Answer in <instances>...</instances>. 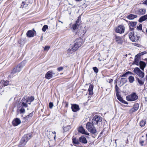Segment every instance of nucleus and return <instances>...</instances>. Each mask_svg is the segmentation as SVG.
I'll return each instance as SVG.
<instances>
[{"mask_svg": "<svg viewBox=\"0 0 147 147\" xmlns=\"http://www.w3.org/2000/svg\"><path fill=\"white\" fill-rule=\"evenodd\" d=\"M89 92V94L90 95H92L93 94L92 91H88Z\"/></svg>", "mask_w": 147, "mask_h": 147, "instance_id": "603ef678", "label": "nucleus"}, {"mask_svg": "<svg viewBox=\"0 0 147 147\" xmlns=\"http://www.w3.org/2000/svg\"><path fill=\"white\" fill-rule=\"evenodd\" d=\"M128 74H132V73L131 72H130L129 71H128L126 73H125L123 74V75H122L121 76V77H127V75Z\"/></svg>", "mask_w": 147, "mask_h": 147, "instance_id": "72a5a7b5", "label": "nucleus"}, {"mask_svg": "<svg viewBox=\"0 0 147 147\" xmlns=\"http://www.w3.org/2000/svg\"><path fill=\"white\" fill-rule=\"evenodd\" d=\"M134 72L140 77L143 78L144 76V73L142 72L138 67L135 68L134 70Z\"/></svg>", "mask_w": 147, "mask_h": 147, "instance_id": "0eeeda50", "label": "nucleus"}, {"mask_svg": "<svg viewBox=\"0 0 147 147\" xmlns=\"http://www.w3.org/2000/svg\"><path fill=\"white\" fill-rule=\"evenodd\" d=\"M146 51H144V52H142L140 54L141 55H144L145 53H146Z\"/></svg>", "mask_w": 147, "mask_h": 147, "instance_id": "4d7b16f0", "label": "nucleus"}, {"mask_svg": "<svg viewBox=\"0 0 147 147\" xmlns=\"http://www.w3.org/2000/svg\"><path fill=\"white\" fill-rule=\"evenodd\" d=\"M144 140H140V144L142 146H143L144 145Z\"/></svg>", "mask_w": 147, "mask_h": 147, "instance_id": "a18cd8bd", "label": "nucleus"}, {"mask_svg": "<svg viewBox=\"0 0 147 147\" xmlns=\"http://www.w3.org/2000/svg\"><path fill=\"white\" fill-rule=\"evenodd\" d=\"M72 142L73 144L75 145H78L80 144L79 140L77 139L76 138H72Z\"/></svg>", "mask_w": 147, "mask_h": 147, "instance_id": "393cba45", "label": "nucleus"}, {"mask_svg": "<svg viewBox=\"0 0 147 147\" xmlns=\"http://www.w3.org/2000/svg\"><path fill=\"white\" fill-rule=\"evenodd\" d=\"M145 12V9H138L137 12V13L140 15H142L144 14Z\"/></svg>", "mask_w": 147, "mask_h": 147, "instance_id": "aec40b11", "label": "nucleus"}, {"mask_svg": "<svg viewBox=\"0 0 147 147\" xmlns=\"http://www.w3.org/2000/svg\"><path fill=\"white\" fill-rule=\"evenodd\" d=\"M102 121V118L101 117L97 115L94 116L92 120V123L94 125H97L100 123Z\"/></svg>", "mask_w": 147, "mask_h": 147, "instance_id": "39448f33", "label": "nucleus"}, {"mask_svg": "<svg viewBox=\"0 0 147 147\" xmlns=\"http://www.w3.org/2000/svg\"><path fill=\"white\" fill-rule=\"evenodd\" d=\"M25 62L24 61H23L18 64L17 67H15L13 69L11 74H15L17 72H19L20 71L23 67L25 65Z\"/></svg>", "mask_w": 147, "mask_h": 147, "instance_id": "20e7f679", "label": "nucleus"}, {"mask_svg": "<svg viewBox=\"0 0 147 147\" xmlns=\"http://www.w3.org/2000/svg\"><path fill=\"white\" fill-rule=\"evenodd\" d=\"M115 39L118 44H122L123 42L122 37L116 36H115Z\"/></svg>", "mask_w": 147, "mask_h": 147, "instance_id": "dca6fc26", "label": "nucleus"}, {"mask_svg": "<svg viewBox=\"0 0 147 147\" xmlns=\"http://www.w3.org/2000/svg\"><path fill=\"white\" fill-rule=\"evenodd\" d=\"M43 39V36H42L41 38V40H42Z\"/></svg>", "mask_w": 147, "mask_h": 147, "instance_id": "052dcab7", "label": "nucleus"}, {"mask_svg": "<svg viewBox=\"0 0 147 147\" xmlns=\"http://www.w3.org/2000/svg\"><path fill=\"white\" fill-rule=\"evenodd\" d=\"M63 69V67H58L57 69L58 71H60L62 70Z\"/></svg>", "mask_w": 147, "mask_h": 147, "instance_id": "09e8293b", "label": "nucleus"}, {"mask_svg": "<svg viewBox=\"0 0 147 147\" xmlns=\"http://www.w3.org/2000/svg\"><path fill=\"white\" fill-rule=\"evenodd\" d=\"M117 99L119 100L120 102H121L122 100H123V99L119 95L117 94Z\"/></svg>", "mask_w": 147, "mask_h": 147, "instance_id": "4c0bfd02", "label": "nucleus"}, {"mask_svg": "<svg viewBox=\"0 0 147 147\" xmlns=\"http://www.w3.org/2000/svg\"><path fill=\"white\" fill-rule=\"evenodd\" d=\"M59 21V22H61V23H62V24H63V22H61V21Z\"/></svg>", "mask_w": 147, "mask_h": 147, "instance_id": "338daca9", "label": "nucleus"}, {"mask_svg": "<svg viewBox=\"0 0 147 147\" xmlns=\"http://www.w3.org/2000/svg\"><path fill=\"white\" fill-rule=\"evenodd\" d=\"M55 137H56V135H55V136L54 137V138L55 139Z\"/></svg>", "mask_w": 147, "mask_h": 147, "instance_id": "0e129e2a", "label": "nucleus"}, {"mask_svg": "<svg viewBox=\"0 0 147 147\" xmlns=\"http://www.w3.org/2000/svg\"><path fill=\"white\" fill-rule=\"evenodd\" d=\"M20 112L21 113H24L25 112V110L24 109L21 108L20 110Z\"/></svg>", "mask_w": 147, "mask_h": 147, "instance_id": "de8ad7c7", "label": "nucleus"}, {"mask_svg": "<svg viewBox=\"0 0 147 147\" xmlns=\"http://www.w3.org/2000/svg\"><path fill=\"white\" fill-rule=\"evenodd\" d=\"M79 141L80 142L84 144L87 143V141L86 138L83 136H82L79 138Z\"/></svg>", "mask_w": 147, "mask_h": 147, "instance_id": "4468645a", "label": "nucleus"}, {"mask_svg": "<svg viewBox=\"0 0 147 147\" xmlns=\"http://www.w3.org/2000/svg\"><path fill=\"white\" fill-rule=\"evenodd\" d=\"M53 106V102H50L49 103V107L50 109H52Z\"/></svg>", "mask_w": 147, "mask_h": 147, "instance_id": "c03bdc74", "label": "nucleus"}, {"mask_svg": "<svg viewBox=\"0 0 147 147\" xmlns=\"http://www.w3.org/2000/svg\"><path fill=\"white\" fill-rule=\"evenodd\" d=\"M137 17V15L133 14H130L127 16L128 19L129 20H133Z\"/></svg>", "mask_w": 147, "mask_h": 147, "instance_id": "b1692460", "label": "nucleus"}, {"mask_svg": "<svg viewBox=\"0 0 147 147\" xmlns=\"http://www.w3.org/2000/svg\"><path fill=\"white\" fill-rule=\"evenodd\" d=\"M33 116V113H30L28 115H27L26 117V118L27 119L28 118H29V117H32Z\"/></svg>", "mask_w": 147, "mask_h": 147, "instance_id": "49530a36", "label": "nucleus"}, {"mask_svg": "<svg viewBox=\"0 0 147 147\" xmlns=\"http://www.w3.org/2000/svg\"><path fill=\"white\" fill-rule=\"evenodd\" d=\"M53 133V134H56V133L55 131H54L53 132H52Z\"/></svg>", "mask_w": 147, "mask_h": 147, "instance_id": "680f3d73", "label": "nucleus"}, {"mask_svg": "<svg viewBox=\"0 0 147 147\" xmlns=\"http://www.w3.org/2000/svg\"><path fill=\"white\" fill-rule=\"evenodd\" d=\"M71 128L70 125H67L64 127L63 129L64 131H67L70 129Z\"/></svg>", "mask_w": 147, "mask_h": 147, "instance_id": "c85d7f7f", "label": "nucleus"}, {"mask_svg": "<svg viewBox=\"0 0 147 147\" xmlns=\"http://www.w3.org/2000/svg\"><path fill=\"white\" fill-rule=\"evenodd\" d=\"M81 17L79 16L78 18V19L76 21V24L79 26V25L81 23Z\"/></svg>", "mask_w": 147, "mask_h": 147, "instance_id": "cd10ccee", "label": "nucleus"}, {"mask_svg": "<svg viewBox=\"0 0 147 147\" xmlns=\"http://www.w3.org/2000/svg\"><path fill=\"white\" fill-rule=\"evenodd\" d=\"M121 102L126 104H128V102H127L124 100L123 99Z\"/></svg>", "mask_w": 147, "mask_h": 147, "instance_id": "3c124183", "label": "nucleus"}, {"mask_svg": "<svg viewBox=\"0 0 147 147\" xmlns=\"http://www.w3.org/2000/svg\"><path fill=\"white\" fill-rule=\"evenodd\" d=\"M65 107H68V103L67 102H65Z\"/></svg>", "mask_w": 147, "mask_h": 147, "instance_id": "6e6d98bb", "label": "nucleus"}, {"mask_svg": "<svg viewBox=\"0 0 147 147\" xmlns=\"http://www.w3.org/2000/svg\"><path fill=\"white\" fill-rule=\"evenodd\" d=\"M36 35V32L34 30L33 31L30 30L27 32L26 33L27 36L29 37H32L34 36V35Z\"/></svg>", "mask_w": 147, "mask_h": 147, "instance_id": "9d476101", "label": "nucleus"}, {"mask_svg": "<svg viewBox=\"0 0 147 147\" xmlns=\"http://www.w3.org/2000/svg\"><path fill=\"white\" fill-rule=\"evenodd\" d=\"M140 56V55L138 54L135 56V58H139V57Z\"/></svg>", "mask_w": 147, "mask_h": 147, "instance_id": "5fc2aeb1", "label": "nucleus"}, {"mask_svg": "<svg viewBox=\"0 0 147 147\" xmlns=\"http://www.w3.org/2000/svg\"><path fill=\"white\" fill-rule=\"evenodd\" d=\"M124 27L123 26L120 25L116 28L115 31L117 33H122L124 32Z\"/></svg>", "mask_w": 147, "mask_h": 147, "instance_id": "1a4fd4ad", "label": "nucleus"}, {"mask_svg": "<svg viewBox=\"0 0 147 147\" xmlns=\"http://www.w3.org/2000/svg\"><path fill=\"white\" fill-rule=\"evenodd\" d=\"M19 43L20 44H22V43L21 42H20L19 41Z\"/></svg>", "mask_w": 147, "mask_h": 147, "instance_id": "e2e57ef3", "label": "nucleus"}, {"mask_svg": "<svg viewBox=\"0 0 147 147\" xmlns=\"http://www.w3.org/2000/svg\"><path fill=\"white\" fill-rule=\"evenodd\" d=\"M139 65L140 66V69L142 70H144V69L146 65V64L145 62L140 61L139 62Z\"/></svg>", "mask_w": 147, "mask_h": 147, "instance_id": "6ab92c4d", "label": "nucleus"}, {"mask_svg": "<svg viewBox=\"0 0 147 147\" xmlns=\"http://www.w3.org/2000/svg\"><path fill=\"white\" fill-rule=\"evenodd\" d=\"M128 79L129 82L130 83H132L134 80V77L131 76L129 77Z\"/></svg>", "mask_w": 147, "mask_h": 147, "instance_id": "bb28decb", "label": "nucleus"}, {"mask_svg": "<svg viewBox=\"0 0 147 147\" xmlns=\"http://www.w3.org/2000/svg\"><path fill=\"white\" fill-rule=\"evenodd\" d=\"M93 69L94 71L96 73H97L98 71V69L96 67H93Z\"/></svg>", "mask_w": 147, "mask_h": 147, "instance_id": "58836bf2", "label": "nucleus"}, {"mask_svg": "<svg viewBox=\"0 0 147 147\" xmlns=\"http://www.w3.org/2000/svg\"><path fill=\"white\" fill-rule=\"evenodd\" d=\"M54 74L51 71H48L45 75V78L49 80L52 78L53 75Z\"/></svg>", "mask_w": 147, "mask_h": 147, "instance_id": "9b49d317", "label": "nucleus"}, {"mask_svg": "<svg viewBox=\"0 0 147 147\" xmlns=\"http://www.w3.org/2000/svg\"><path fill=\"white\" fill-rule=\"evenodd\" d=\"M146 81H147V75L146 76Z\"/></svg>", "mask_w": 147, "mask_h": 147, "instance_id": "69168bd1", "label": "nucleus"}, {"mask_svg": "<svg viewBox=\"0 0 147 147\" xmlns=\"http://www.w3.org/2000/svg\"><path fill=\"white\" fill-rule=\"evenodd\" d=\"M113 81V80L112 79H111L110 80V81L109 82L111 83Z\"/></svg>", "mask_w": 147, "mask_h": 147, "instance_id": "13d9d810", "label": "nucleus"}, {"mask_svg": "<svg viewBox=\"0 0 147 147\" xmlns=\"http://www.w3.org/2000/svg\"><path fill=\"white\" fill-rule=\"evenodd\" d=\"M138 98V96L136 93L134 92L126 97V100L128 101H134L137 100Z\"/></svg>", "mask_w": 147, "mask_h": 147, "instance_id": "423d86ee", "label": "nucleus"}, {"mask_svg": "<svg viewBox=\"0 0 147 147\" xmlns=\"http://www.w3.org/2000/svg\"><path fill=\"white\" fill-rule=\"evenodd\" d=\"M137 23V22H130L129 24V26H132V28H133L134 27L136 26V24ZM134 28H131L130 27V29L131 30V31H132L133 30Z\"/></svg>", "mask_w": 147, "mask_h": 147, "instance_id": "a878e982", "label": "nucleus"}, {"mask_svg": "<svg viewBox=\"0 0 147 147\" xmlns=\"http://www.w3.org/2000/svg\"><path fill=\"white\" fill-rule=\"evenodd\" d=\"M136 80L138 81V83L140 85H143L144 82L142 80H140L139 78H136Z\"/></svg>", "mask_w": 147, "mask_h": 147, "instance_id": "7c9ffc66", "label": "nucleus"}, {"mask_svg": "<svg viewBox=\"0 0 147 147\" xmlns=\"http://www.w3.org/2000/svg\"><path fill=\"white\" fill-rule=\"evenodd\" d=\"M121 81H122V83L124 84L127 81V80L126 78H121Z\"/></svg>", "mask_w": 147, "mask_h": 147, "instance_id": "ea45409f", "label": "nucleus"}, {"mask_svg": "<svg viewBox=\"0 0 147 147\" xmlns=\"http://www.w3.org/2000/svg\"><path fill=\"white\" fill-rule=\"evenodd\" d=\"M22 104V105L23 107H28V105L27 103H28V102L26 101V98L25 97H24L21 100Z\"/></svg>", "mask_w": 147, "mask_h": 147, "instance_id": "a211bd4d", "label": "nucleus"}, {"mask_svg": "<svg viewBox=\"0 0 147 147\" xmlns=\"http://www.w3.org/2000/svg\"><path fill=\"white\" fill-rule=\"evenodd\" d=\"M77 1H82V0H75Z\"/></svg>", "mask_w": 147, "mask_h": 147, "instance_id": "bf43d9fd", "label": "nucleus"}, {"mask_svg": "<svg viewBox=\"0 0 147 147\" xmlns=\"http://www.w3.org/2000/svg\"><path fill=\"white\" fill-rule=\"evenodd\" d=\"M3 82H4L3 85L4 86H6L9 84V81H6L4 82V81L3 80Z\"/></svg>", "mask_w": 147, "mask_h": 147, "instance_id": "79ce46f5", "label": "nucleus"}, {"mask_svg": "<svg viewBox=\"0 0 147 147\" xmlns=\"http://www.w3.org/2000/svg\"><path fill=\"white\" fill-rule=\"evenodd\" d=\"M79 27V26L77 25L76 24H73L72 28L74 30H76L78 29Z\"/></svg>", "mask_w": 147, "mask_h": 147, "instance_id": "2f4dec72", "label": "nucleus"}, {"mask_svg": "<svg viewBox=\"0 0 147 147\" xmlns=\"http://www.w3.org/2000/svg\"><path fill=\"white\" fill-rule=\"evenodd\" d=\"M118 89H119V87H118L117 85H115V90L116 92H118Z\"/></svg>", "mask_w": 147, "mask_h": 147, "instance_id": "8fccbe9b", "label": "nucleus"}, {"mask_svg": "<svg viewBox=\"0 0 147 147\" xmlns=\"http://www.w3.org/2000/svg\"><path fill=\"white\" fill-rule=\"evenodd\" d=\"M20 123L21 121L18 118H16L12 122V124L14 126H17Z\"/></svg>", "mask_w": 147, "mask_h": 147, "instance_id": "f8f14e48", "label": "nucleus"}, {"mask_svg": "<svg viewBox=\"0 0 147 147\" xmlns=\"http://www.w3.org/2000/svg\"><path fill=\"white\" fill-rule=\"evenodd\" d=\"M139 105L138 104H135L133 108L131 109L130 110V112L131 113L134 112L138 110L139 108Z\"/></svg>", "mask_w": 147, "mask_h": 147, "instance_id": "f3484780", "label": "nucleus"}, {"mask_svg": "<svg viewBox=\"0 0 147 147\" xmlns=\"http://www.w3.org/2000/svg\"><path fill=\"white\" fill-rule=\"evenodd\" d=\"M25 97L27 102L29 104H30V103L33 101L34 100V98L33 96H31L30 98H27L26 97Z\"/></svg>", "mask_w": 147, "mask_h": 147, "instance_id": "412c9836", "label": "nucleus"}, {"mask_svg": "<svg viewBox=\"0 0 147 147\" xmlns=\"http://www.w3.org/2000/svg\"><path fill=\"white\" fill-rule=\"evenodd\" d=\"M94 125L92 123L88 122L86 124V127L88 131L93 134L96 133V128L94 126Z\"/></svg>", "mask_w": 147, "mask_h": 147, "instance_id": "f257e3e1", "label": "nucleus"}, {"mask_svg": "<svg viewBox=\"0 0 147 147\" xmlns=\"http://www.w3.org/2000/svg\"><path fill=\"white\" fill-rule=\"evenodd\" d=\"M71 109L72 111L74 112H76L80 110L78 105L76 104L72 105Z\"/></svg>", "mask_w": 147, "mask_h": 147, "instance_id": "2eb2a0df", "label": "nucleus"}, {"mask_svg": "<svg viewBox=\"0 0 147 147\" xmlns=\"http://www.w3.org/2000/svg\"><path fill=\"white\" fill-rule=\"evenodd\" d=\"M94 86L92 84H90L89 86V88L88 89V91H92Z\"/></svg>", "mask_w": 147, "mask_h": 147, "instance_id": "e433bc0d", "label": "nucleus"}, {"mask_svg": "<svg viewBox=\"0 0 147 147\" xmlns=\"http://www.w3.org/2000/svg\"><path fill=\"white\" fill-rule=\"evenodd\" d=\"M146 121L145 120H142L140 122V125L141 127H143L145 125Z\"/></svg>", "mask_w": 147, "mask_h": 147, "instance_id": "473e14b6", "label": "nucleus"}, {"mask_svg": "<svg viewBox=\"0 0 147 147\" xmlns=\"http://www.w3.org/2000/svg\"><path fill=\"white\" fill-rule=\"evenodd\" d=\"M78 131L79 132L87 135H88L89 134V133L86 132L85 129L82 127H80L78 128Z\"/></svg>", "mask_w": 147, "mask_h": 147, "instance_id": "ddd939ff", "label": "nucleus"}, {"mask_svg": "<svg viewBox=\"0 0 147 147\" xmlns=\"http://www.w3.org/2000/svg\"><path fill=\"white\" fill-rule=\"evenodd\" d=\"M146 137H147V134H146Z\"/></svg>", "mask_w": 147, "mask_h": 147, "instance_id": "774afa93", "label": "nucleus"}, {"mask_svg": "<svg viewBox=\"0 0 147 147\" xmlns=\"http://www.w3.org/2000/svg\"><path fill=\"white\" fill-rule=\"evenodd\" d=\"M26 2H22L21 5V7L22 8L25 7H26L27 6L28 4L26 3Z\"/></svg>", "mask_w": 147, "mask_h": 147, "instance_id": "f704fd0d", "label": "nucleus"}, {"mask_svg": "<svg viewBox=\"0 0 147 147\" xmlns=\"http://www.w3.org/2000/svg\"><path fill=\"white\" fill-rule=\"evenodd\" d=\"M50 48V47L49 46H46L44 49V51H48Z\"/></svg>", "mask_w": 147, "mask_h": 147, "instance_id": "37998d69", "label": "nucleus"}, {"mask_svg": "<svg viewBox=\"0 0 147 147\" xmlns=\"http://www.w3.org/2000/svg\"><path fill=\"white\" fill-rule=\"evenodd\" d=\"M143 4L146 5H147V0L144 1L143 3Z\"/></svg>", "mask_w": 147, "mask_h": 147, "instance_id": "864d4df0", "label": "nucleus"}, {"mask_svg": "<svg viewBox=\"0 0 147 147\" xmlns=\"http://www.w3.org/2000/svg\"><path fill=\"white\" fill-rule=\"evenodd\" d=\"M139 59L138 58H136L134 60V64L136 65H138L139 64Z\"/></svg>", "mask_w": 147, "mask_h": 147, "instance_id": "c756f323", "label": "nucleus"}, {"mask_svg": "<svg viewBox=\"0 0 147 147\" xmlns=\"http://www.w3.org/2000/svg\"><path fill=\"white\" fill-rule=\"evenodd\" d=\"M129 38L132 42H136L139 40L138 37L137 36H134V32H131L129 34Z\"/></svg>", "mask_w": 147, "mask_h": 147, "instance_id": "6e6552de", "label": "nucleus"}, {"mask_svg": "<svg viewBox=\"0 0 147 147\" xmlns=\"http://www.w3.org/2000/svg\"><path fill=\"white\" fill-rule=\"evenodd\" d=\"M83 43L82 39L80 38H78L74 42V45L72 47L74 49V50L77 51L82 46Z\"/></svg>", "mask_w": 147, "mask_h": 147, "instance_id": "f03ea898", "label": "nucleus"}, {"mask_svg": "<svg viewBox=\"0 0 147 147\" xmlns=\"http://www.w3.org/2000/svg\"><path fill=\"white\" fill-rule=\"evenodd\" d=\"M147 19V14L141 17L139 19V22H142Z\"/></svg>", "mask_w": 147, "mask_h": 147, "instance_id": "5701e85b", "label": "nucleus"}, {"mask_svg": "<svg viewBox=\"0 0 147 147\" xmlns=\"http://www.w3.org/2000/svg\"><path fill=\"white\" fill-rule=\"evenodd\" d=\"M48 26L47 25H44L43 27L42 28V31L44 32H45L46 30L48 29Z\"/></svg>", "mask_w": 147, "mask_h": 147, "instance_id": "c9c22d12", "label": "nucleus"}, {"mask_svg": "<svg viewBox=\"0 0 147 147\" xmlns=\"http://www.w3.org/2000/svg\"><path fill=\"white\" fill-rule=\"evenodd\" d=\"M31 135L30 134L25 135L22 138L20 143V145L24 146L27 142L31 138Z\"/></svg>", "mask_w": 147, "mask_h": 147, "instance_id": "7ed1b4c3", "label": "nucleus"}, {"mask_svg": "<svg viewBox=\"0 0 147 147\" xmlns=\"http://www.w3.org/2000/svg\"><path fill=\"white\" fill-rule=\"evenodd\" d=\"M142 24H140L139 26L137 27V29L138 30H142Z\"/></svg>", "mask_w": 147, "mask_h": 147, "instance_id": "a19ab883", "label": "nucleus"}, {"mask_svg": "<svg viewBox=\"0 0 147 147\" xmlns=\"http://www.w3.org/2000/svg\"><path fill=\"white\" fill-rule=\"evenodd\" d=\"M74 48L72 47L70 48H69L67 50V53L69 54H72L76 51V50H74Z\"/></svg>", "mask_w": 147, "mask_h": 147, "instance_id": "4be33fe9", "label": "nucleus"}]
</instances>
